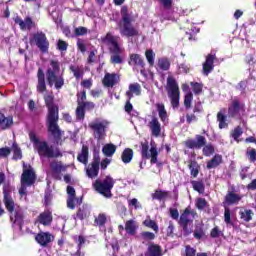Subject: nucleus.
<instances>
[{"label": "nucleus", "mask_w": 256, "mask_h": 256, "mask_svg": "<svg viewBox=\"0 0 256 256\" xmlns=\"http://www.w3.org/2000/svg\"><path fill=\"white\" fill-rule=\"evenodd\" d=\"M13 191H15L13 186L9 184L3 186V203L5 209L10 214L11 223L21 227L25 219V214H23V209H21V206L17 205L13 199V196H11Z\"/></svg>", "instance_id": "obj_1"}, {"label": "nucleus", "mask_w": 256, "mask_h": 256, "mask_svg": "<svg viewBox=\"0 0 256 256\" xmlns=\"http://www.w3.org/2000/svg\"><path fill=\"white\" fill-rule=\"evenodd\" d=\"M119 39V36H113L109 32L102 38L103 43L109 48L111 53L110 61L113 65H120L125 60V48L119 44Z\"/></svg>", "instance_id": "obj_2"}, {"label": "nucleus", "mask_w": 256, "mask_h": 256, "mask_svg": "<svg viewBox=\"0 0 256 256\" xmlns=\"http://www.w3.org/2000/svg\"><path fill=\"white\" fill-rule=\"evenodd\" d=\"M121 20L118 23L119 31L122 37H141L139 26H134L133 16L129 13L126 6L121 9Z\"/></svg>", "instance_id": "obj_3"}, {"label": "nucleus", "mask_w": 256, "mask_h": 256, "mask_svg": "<svg viewBox=\"0 0 256 256\" xmlns=\"http://www.w3.org/2000/svg\"><path fill=\"white\" fill-rule=\"evenodd\" d=\"M29 139L33 143L34 149L37 151L40 157H47L48 159H57V157H62L61 151L58 148H53L49 146L47 141H42L37 137L35 132L29 133Z\"/></svg>", "instance_id": "obj_4"}, {"label": "nucleus", "mask_w": 256, "mask_h": 256, "mask_svg": "<svg viewBox=\"0 0 256 256\" xmlns=\"http://www.w3.org/2000/svg\"><path fill=\"white\" fill-rule=\"evenodd\" d=\"M61 73V63L59 60H50L49 67L46 71V79L49 87L55 85L56 89H61L65 85V79Z\"/></svg>", "instance_id": "obj_5"}, {"label": "nucleus", "mask_w": 256, "mask_h": 256, "mask_svg": "<svg viewBox=\"0 0 256 256\" xmlns=\"http://www.w3.org/2000/svg\"><path fill=\"white\" fill-rule=\"evenodd\" d=\"M166 91L168 93V97L171 101V105L173 109H177V107H179V99L181 98V91L179 90V83H177V79H175V76L169 75L167 77Z\"/></svg>", "instance_id": "obj_6"}, {"label": "nucleus", "mask_w": 256, "mask_h": 256, "mask_svg": "<svg viewBox=\"0 0 256 256\" xmlns=\"http://www.w3.org/2000/svg\"><path fill=\"white\" fill-rule=\"evenodd\" d=\"M141 155L142 159H150L151 165H157V167H161V163H159V150L157 149V143L153 140L150 142H141Z\"/></svg>", "instance_id": "obj_7"}, {"label": "nucleus", "mask_w": 256, "mask_h": 256, "mask_svg": "<svg viewBox=\"0 0 256 256\" xmlns=\"http://www.w3.org/2000/svg\"><path fill=\"white\" fill-rule=\"evenodd\" d=\"M89 129L93 131L94 139L103 141L107 137V129H109V122L103 118H96L88 124Z\"/></svg>", "instance_id": "obj_8"}, {"label": "nucleus", "mask_w": 256, "mask_h": 256, "mask_svg": "<svg viewBox=\"0 0 256 256\" xmlns=\"http://www.w3.org/2000/svg\"><path fill=\"white\" fill-rule=\"evenodd\" d=\"M115 186V180L111 176H106L104 179H97L93 183L95 191L103 195L104 197L110 198L113 196L111 189Z\"/></svg>", "instance_id": "obj_9"}, {"label": "nucleus", "mask_w": 256, "mask_h": 256, "mask_svg": "<svg viewBox=\"0 0 256 256\" xmlns=\"http://www.w3.org/2000/svg\"><path fill=\"white\" fill-rule=\"evenodd\" d=\"M197 217V211H195L191 206L184 209L183 213L180 215L179 225L182 227L185 233H191V228L193 227V221Z\"/></svg>", "instance_id": "obj_10"}, {"label": "nucleus", "mask_w": 256, "mask_h": 256, "mask_svg": "<svg viewBox=\"0 0 256 256\" xmlns=\"http://www.w3.org/2000/svg\"><path fill=\"white\" fill-rule=\"evenodd\" d=\"M57 121H59V114L47 115V125L49 133H51L54 139H61L63 132H61Z\"/></svg>", "instance_id": "obj_11"}, {"label": "nucleus", "mask_w": 256, "mask_h": 256, "mask_svg": "<svg viewBox=\"0 0 256 256\" xmlns=\"http://www.w3.org/2000/svg\"><path fill=\"white\" fill-rule=\"evenodd\" d=\"M37 176L35 175V171L31 166L23 165V173L21 175V185H27L31 187V185L35 184Z\"/></svg>", "instance_id": "obj_12"}, {"label": "nucleus", "mask_w": 256, "mask_h": 256, "mask_svg": "<svg viewBox=\"0 0 256 256\" xmlns=\"http://www.w3.org/2000/svg\"><path fill=\"white\" fill-rule=\"evenodd\" d=\"M30 42L35 43L36 47H38L42 53L49 51V40H47V36L43 32L34 34Z\"/></svg>", "instance_id": "obj_13"}, {"label": "nucleus", "mask_w": 256, "mask_h": 256, "mask_svg": "<svg viewBox=\"0 0 256 256\" xmlns=\"http://www.w3.org/2000/svg\"><path fill=\"white\" fill-rule=\"evenodd\" d=\"M243 199V194L237 193L235 190H228L223 201V207H231V205H239Z\"/></svg>", "instance_id": "obj_14"}, {"label": "nucleus", "mask_w": 256, "mask_h": 256, "mask_svg": "<svg viewBox=\"0 0 256 256\" xmlns=\"http://www.w3.org/2000/svg\"><path fill=\"white\" fill-rule=\"evenodd\" d=\"M121 83V74L120 73H105L104 78L102 79V85L104 87H108L110 89H113L115 85H119Z\"/></svg>", "instance_id": "obj_15"}, {"label": "nucleus", "mask_w": 256, "mask_h": 256, "mask_svg": "<svg viewBox=\"0 0 256 256\" xmlns=\"http://www.w3.org/2000/svg\"><path fill=\"white\" fill-rule=\"evenodd\" d=\"M35 241L41 247H49L53 241H55V236L50 232H43L40 231L38 234L35 235Z\"/></svg>", "instance_id": "obj_16"}, {"label": "nucleus", "mask_w": 256, "mask_h": 256, "mask_svg": "<svg viewBox=\"0 0 256 256\" xmlns=\"http://www.w3.org/2000/svg\"><path fill=\"white\" fill-rule=\"evenodd\" d=\"M45 105L48 109V115H59V107L55 105V96L53 92L44 94Z\"/></svg>", "instance_id": "obj_17"}, {"label": "nucleus", "mask_w": 256, "mask_h": 256, "mask_svg": "<svg viewBox=\"0 0 256 256\" xmlns=\"http://www.w3.org/2000/svg\"><path fill=\"white\" fill-rule=\"evenodd\" d=\"M77 105H80L84 111H93L95 104L87 101V92L85 90L77 93Z\"/></svg>", "instance_id": "obj_18"}, {"label": "nucleus", "mask_w": 256, "mask_h": 256, "mask_svg": "<svg viewBox=\"0 0 256 256\" xmlns=\"http://www.w3.org/2000/svg\"><path fill=\"white\" fill-rule=\"evenodd\" d=\"M14 23H16V25H19L21 31H31V29H35V27H37L35 21H33V19L29 16H27L24 20H22L21 17L17 16L14 19Z\"/></svg>", "instance_id": "obj_19"}, {"label": "nucleus", "mask_w": 256, "mask_h": 256, "mask_svg": "<svg viewBox=\"0 0 256 256\" xmlns=\"http://www.w3.org/2000/svg\"><path fill=\"white\" fill-rule=\"evenodd\" d=\"M241 111H245V104L241 103L239 99L234 98L228 106L229 117H237Z\"/></svg>", "instance_id": "obj_20"}, {"label": "nucleus", "mask_w": 256, "mask_h": 256, "mask_svg": "<svg viewBox=\"0 0 256 256\" xmlns=\"http://www.w3.org/2000/svg\"><path fill=\"white\" fill-rule=\"evenodd\" d=\"M100 158L94 157L93 161L86 167V175L90 179H95L99 175Z\"/></svg>", "instance_id": "obj_21"}, {"label": "nucleus", "mask_w": 256, "mask_h": 256, "mask_svg": "<svg viewBox=\"0 0 256 256\" xmlns=\"http://www.w3.org/2000/svg\"><path fill=\"white\" fill-rule=\"evenodd\" d=\"M67 171V165H64L61 161H52L50 163V173L52 177H55V179L59 178V175L61 173H65Z\"/></svg>", "instance_id": "obj_22"}, {"label": "nucleus", "mask_w": 256, "mask_h": 256, "mask_svg": "<svg viewBox=\"0 0 256 256\" xmlns=\"http://www.w3.org/2000/svg\"><path fill=\"white\" fill-rule=\"evenodd\" d=\"M35 223L43 225L44 227H49V225L53 223V213L50 210H45L44 212H41L36 218Z\"/></svg>", "instance_id": "obj_23"}, {"label": "nucleus", "mask_w": 256, "mask_h": 256, "mask_svg": "<svg viewBox=\"0 0 256 256\" xmlns=\"http://www.w3.org/2000/svg\"><path fill=\"white\" fill-rule=\"evenodd\" d=\"M207 144V139L205 136L197 135L195 140H187L185 142L186 147L188 149H201L202 147H205Z\"/></svg>", "instance_id": "obj_24"}, {"label": "nucleus", "mask_w": 256, "mask_h": 256, "mask_svg": "<svg viewBox=\"0 0 256 256\" xmlns=\"http://www.w3.org/2000/svg\"><path fill=\"white\" fill-rule=\"evenodd\" d=\"M147 127L150 129L152 137H161V122L157 117L152 116Z\"/></svg>", "instance_id": "obj_25"}, {"label": "nucleus", "mask_w": 256, "mask_h": 256, "mask_svg": "<svg viewBox=\"0 0 256 256\" xmlns=\"http://www.w3.org/2000/svg\"><path fill=\"white\" fill-rule=\"evenodd\" d=\"M217 59V56H215V54H213V52H211L210 54H208L206 56V60L203 63V73L204 75H209V73H211V71H213L214 69V65L213 63L215 62V60Z\"/></svg>", "instance_id": "obj_26"}, {"label": "nucleus", "mask_w": 256, "mask_h": 256, "mask_svg": "<svg viewBox=\"0 0 256 256\" xmlns=\"http://www.w3.org/2000/svg\"><path fill=\"white\" fill-rule=\"evenodd\" d=\"M37 78H38V84H37L38 93H45L47 91V84H45V72H43L42 68L38 69Z\"/></svg>", "instance_id": "obj_27"}, {"label": "nucleus", "mask_w": 256, "mask_h": 256, "mask_svg": "<svg viewBox=\"0 0 256 256\" xmlns=\"http://www.w3.org/2000/svg\"><path fill=\"white\" fill-rule=\"evenodd\" d=\"M129 65H133L134 67H139L142 72L145 69V61L141 58L139 54H130Z\"/></svg>", "instance_id": "obj_28"}, {"label": "nucleus", "mask_w": 256, "mask_h": 256, "mask_svg": "<svg viewBox=\"0 0 256 256\" xmlns=\"http://www.w3.org/2000/svg\"><path fill=\"white\" fill-rule=\"evenodd\" d=\"M133 95H141V84L137 82L129 84L128 91H126V97L131 101L133 99Z\"/></svg>", "instance_id": "obj_29"}, {"label": "nucleus", "mask_w": 256, "mask_h": 256, "mask_svg": "<svg viewBox=\"0 0 256 256\" xmlns=\"http://www.w3.org/2000/svg\"><path fill=\"white\" fill-rule=\"evenodd\" d=\"M124 229L128 235H136L137 230L139 229V223H137V221H135L133 219L127 220L125 222Z\"/></svg>", "instance_id": "obj_30"}, {"label": "nucleus", "mask_w": 256, "mask_h": 256, "mask_svg": "<svg viewBox=\"0 0 256 256\" xmlns=\"http://www.w3.org/2000/svg\"><path fill=\"white\" fill-rule=\"evenodd\" d=\"M163 255V249L161 248V246L151 243L148 248L147 251L145 253V256H162Z\"/></svg>", "instance_id": "obj_31"}, {"label": "nucleus", "mask_w": 256, "mask_h": 256, "mask_svg": "<svg viewBox=\"0 0 256 256\" xmlns=\"http://www.w3.org/2000/svg\"><path fill=\"white\" fill-rule=\"evenodd\" d=\"M77 160L83 165L89 163V146L83 145L81 151L78 153Z\"/></svg>", "instance_id": "obj_32"}, {"label": "nucleus", "mask_w": 256, "mask_h": 256, "mask_svg": "<svg viewBox=\"0 0 256 256\" xmlns=\"http://www.w3.org/2000/svg\"><path fill=\"white\" fill-rule=\"evenodd\" d=\"M223 163V156L220 154H215L213 158H211L207 163V169H216Z\"/></svg>", "instance_id": "obj_33"}, {"label": "nucleus", "mask_w": 256, "mask_h": 256, "mask_svg": "<svg viewBox=\"0 0 256 256\" xmlns=\"http://www.w3.org/2000/svg\"><path fill=\"white\" fill-rule=\"evenodd\" d=\"M13 125V116H6L0 112V128L9 129Z\"/></svg>", "instance_id": "obj_34"}, {"label": "nucleus", "mask_w": 256, "mask_h": 256, "mask_svg": "<svg viewBox=\"0 0 256 256\" xmlns=\"http://www.w3.org/2000/svg\"><path fill=\"white\" fill-rule=\"evenodd\" d=\"M170 195L169 191L157 189L152 193L151 197L156 201H165V199H169Z\"/></svg>", "instance_id": "obj_35"}, {"label": "nucleus", "mask_w": 256, "mask_h": 256, "mask_svg": "<svg viewBox=\"0 0 256 256\" xmlns=\"http://www.w3.org/2000/svg\"><path fill=\"white\" fill-rule=\"evenodd\" d=\"M156 109L158 111V115L160 117V120L162 123H167L169 121V116L167 115V110H165V104L164 103H157Z\"/></svg>", "instance_id": "obj_36"}, {"label": "nucleus", "mask_w": 256, "mask_h": 256, "mask_svg": "<svg viewBox=\"0 0 256 256\" xmlns=\"http://www.w3.org/2000/svg\"><path fill=\"white\" fill-rule=\"evenodd\" d=\"M70 71L73 73L75 79H83V75H85V68L79 65H71Z\"/></svg>", "instance_id": "obj_37"}, {"label": "nucleus", "mask_w": 256, "mask_h": 256, "mask_svg": "<svg viewBox=\"0 0 256 256\" xmlns=\"http://www.w3.org/2000/svg\"><path fill=\"white\" fill-rule=\"evenodd\" d=\"M157 68L160 69V71H169L171 68V61L167 57L159 58Z\"/></svg>", "instance_id": "obj_38"}, {"label": "nucleus", "mask_w": 256, "mask_h": 256, "mask_svg": "<svg viewBox=\"0 0 256 256\" xmlns=\"http://www.w3.org/2000/svg\"><path fill=\"white\" fill-rule=\"evenodd\" d=\"M115 151H117V146L114 144H106L102 148V153L105 157H113V155H115Z\"/></svg>", "instance_id": "obj_39"}, {"label": "nucleus", "mask_w": 256, "mask_h": 256, "mask_svg": "<svg viewBox=\"0 0 256 256\" xmlns=\"http://www.w3.org/2000/svg\"><path fill=\"white\" fill-rule=\"evenodd\" d=\"M89 215H91V211L89 210V208L87 206H82L79 208L76 217L83 221V219H87Z\"/></svg>", "instance_id": "obj_40"}, {"label": "nucleus", "mask_w": 256, "mask_h": 256, "mask_svg": "<svg viewBox=\"0 0 256 256\" xmlns=\"http://www.w3.org/2000/svg\"><path fill=\"white\" fill-rule=\"evenodd\" d=\"M121 159L123 161V163H131V161L133 160V149L130 148H126L121 155Z\"/></svg>", "instance_id": "obj_41"}, {"label": "nucleus", "mask_w": 256, "mask_h": 256, "mask_svg": "<svg viewBox=\"0 0 256 256\" xmlns=\"http://www.w3.org/2000/svg\"><path fill=\"white\" fill-rule=\"evenodd\" d=\"M227 117L223 114V111L217 113V121L219 122V129H227L229 124L226 121Z\"/></svg>", "instance_id": "obj_42"}, {"label": "nucleus", "mask_w": 256, "mask_h": 256, "mask_svg": "<svg viewBox=\"0 0 256 256\" xmlns=\"http://www.w3.org/2000/svg\"><path fill=\"white\" fill-rule=\"evenodd\" d=\"M143 225H145V227H148L149 229H152L153 231H155V233H159V226L157 225V222H155V220H151V217L148 216L143 222Z\"/></svg>", "instance_id": "obj_43"}, {"label": "nucleus", "mask_w": 256, "mask_h": 256, "mask_svg": "<svg viewBox=\"0 0 256 256\" xmlns=\"http://www.w3.org/2000/svg\"><path fill=\"white\" fill-rule=\"evenodd\" d=\"M253 215V210L245 209L240 211V218L246 223H249L253 219Z\"/></svg>", "instance_id": "obj_44"}, {"label": "nucleus", "mask_w": 256, "mask_h": 256, "mask_svg": "<svg viewBox=\"0 0 256 256\" xmlns=\"http://www.w3.org/2000/svg\"><path fill=\"white\" fill-rule=\"evenodd\" d=\"M242 135H243V128H241V126L235 127L230 133V137H233L236 143H239L240 141L239 137H241Z\"/></svg>", "instance_id": "obj_45"}, {"label": "nucleus", "mask_w": 256, "mask_h": 256, "mask_svg": "<svg viewBox=\"0 0 256 256\" xmlns=\"http://www.w3.org/2000/svg\"><path fill=\"white\" fill-rule=\"evenodd\" d=\"M145 57L150 67L155 65V52L153 50L148 49L145 51Z\"/></svg>", "instance_id": "obj_46"}, {"label": "nucleus", "mask_w": 256, "mask_h": 256, "mask_svg": "<svg viewBox=\"0 0 256 256\" xmlns=\"http://www.w3.org/2000/svg\"><path fill=\"white\" fill-rule=\"evenodd\" d=\"M190 85L194 95H201L203 93V83L191 82Z\"/></svg>", "instance_id": "obj_47"}, {"label": "nucleus", "mask_w": 256, "mask_h": 256, "mask_svg": "<svg viewBox=\"0 0 256 256\" xmlns=\"http://www.w3.org/2000/svg\"><path fill=\"white\" fill-rule=\"evenodd\" d=\"M11 151H13V159H15L16 161L19 159H22L23 154L21 153V148H19V146L17 145V143H13L12 144V148Z\"/></svg>", "instance_id": "obj_48"}, {"label": "nucleus", "mask_w": 256, "mask_h": 256, "mask_svg": "<svg viewBox=\"0 0 256 256\" xmlns=\"http://www.w3.org/2000/svg\"><path fill=\"white\" fill-rule=\"evenodd\" d=\"M202 153L205 157H211L215 153V146L213 144L204 145Z\"/></svg>", "instance_id": "obj_49"}, {"label": "nucleus", "mask_w": 256, "mask_h": 256, "mask_svg": "<svg viewBox=\"0 0 256 256\" xmlns=\"http://www.w3.org/2000/svg\"><path fill=\"white\" fill-rule=\"evenodd\" d=\"M246 157L250 161V163L256 162V149L252 147H248L246 150Z\"/></svg>", "instance_id": "obj_50"}, {"label": "nucleus", "mask_w": 256, "mask_h": 256, "mask_svg": "<svg viewBox=\"0 0 256 256\" xmlns=\"http://www.w3.org/2000/svg\"><path fill=\"white\" fill-rule=\"evenodd\" d=\"M191 185L194 189V191H197L198 193H205V184L201 181H192Z\"/></svg>", "instance_id": "obj_51"}, {"label": "nucleus", "mask_w": 256, "mask_h": 256, "mask_svg": "<svg viewBox=\"0 0 256 256\" xmlns=\"http://www.w3.org/2000/svg\"><path fill=\"white\" fill-rule=\"evenodd\" d=\"M94 223L98 225L99 227H103L107 223V214L100 213L96 218Z\"/></svg>", "instance_id": "obj_52"}, {"label": "nucleus", "mask_w": 256, "mask_h": 256, "mask_svg": "<svg viewBox=\"0 0 256 256\" xmlns=\"http://www.w3.org/2000/svg\"><path fill=\"white\" fill-rule=\"evenodd\" d=\"M189 169L192 177H197V175H199V163H197V161H191L189 164Z\"/></svg>", "instance_id": "obj_53"}, {"label": "nucleus", "mask_w": 256, "mask_h": 256, "mask_svg": "<svg viewBox=\"0 0 256 256\" xmlns=\"http://www.w3.org/2000/svg\"><path fill=\"white\" fill-rule=\"evenodd\" d=\"M195 207L202 211V209H205V207H209V203L205 198H196Z\"/></svg>", "instance_id": "obj_54"}, {"label": "nucleus", "mask_w": 256, "mask_h": 256, "mask_svg": "<svg viewBox=\"0 0 256 256\" xmlns=\"http://www.w3.org/2000/svg\"><path fill=\"white\" fill-rule=\"evenodd\" d=\"M191 103H193V93L187 92L184 96V107L186 109H191Z\"/></svg>", "instance_id": "obj_55"}, {"label": "nucleus", "mask_w": 256, "mask_h": 256, "mask_svg": "<svg viewBox=\"0 0 256 256\" xmlns=\"http://www.w3.org/2000/svg\"><path fill=\"white\" fill-rule=\"evenodd\" d=\"M76 119H78L79 121L85 119V110L81 107L80 104H78L76 108Z\"/></svg>", "instance_id": "obj_56"}, {"label": "nucleus", "mask_w": 256, "mask_h": 256, "mask_svg": "<svg viewBox=\"0 0 256 256\" xmlns=\"http://www.w3.org/2000/svg\"><path fill=\"white\" fill-rule=\"evenodd\" d=\"M11 155V148L2 147L0 148V159H7Z\"/></svg>", "instance_id": "obj_57"}, {"label": "nucleus", "mask_w": 256, "mask_h": 256, "mask_svg": "<svg viewBox=\"0 0 256 256\" xmlns=\"http://www.w3.org/2000/svg\"><path fill=\"white\" fill-rule=\"evenodd\" d=\"M224 221L227 225L231 224V210L229 206H224Z\"/></svg>", "instance_id": "obj_58"}, {"label": "nucleus", "mask_w": 256, "mask_h": 256, "mask_svg": "<svg viewBox=\"0 0 256 256\" xmlns=\"http://www.w3.org/2000/svg\"><path fill=\"white\" fill-rule=\"evenodd\" d=\"M27 185L26 184H21V187L18 190V193L20 195V199H24L27 201Z\"/></svg>", "instance_id": "obj_59"}, {"label": "nucleus", "mask_w": 256, "mask_h": 256, "mask_svg": "<svg viewBox=\"0 0 256 256\" xmlns=\"http://www.w3.org/2000/svg\"><path fill=\"white\" fill-rule=\"evenodd\" d=\"M74 33H75L76 37H81L83 35H87V28L80 26V27L74 29Z\"/></svg>", "instance_id": "obj_60"}, {"label": "nucleus", "mask_w": 256, "mask_h": 256, "mask_svg": "<svg viewBox=\"0 0 256 256\" xmlns=\"http://www.w3.org/2000/svg\"><path fill=\"white\" fill-rule=\"evenodd\" d=\"M69 44L66 41L58 40L57 42V50L58 51H67Z\"/></svg>", "instance_id": "obj_61"}, {"label": "nucleus", "mask_w": 256, "mask_h": 256, "mask_svg": "<svg viewBox=\"0 0 256 256\" xmlns=\"http://www.w3.org/2000/svg\"><path fill=\"white\" fill-rule=\"evenodd\" d=\"M141 237L145 241H153V239H155V234L152 232H142Z\"/></svg>", "instance_id": "obj_62"}, {"label": "nucleus", "mask_w": 256, "mask_h": 256, "mask_svg": "<svg viewBox=\"0 0 256 256\" xmlns=\"http://www.w3.org/2000/svg\"><path fill=\"white\" fill-rule=\"evenodd\" d=\"M97 60V50H92L90 51L88 58H87V62L88 63H95V61Z\"/></svg>", "instance_id": "obj_63"}, {"label": "nucleus", "mask_w": 256, "mask_h": 256, "mask_svg": "<svg viewBox=\"0 0 256 256\" xmlns=\"http://www.w3.org/2000/svg\"><path fill=\"white\" fill-rule=\"evenodd\" d=\"M129 207H134V209H141V204L139 203V200L137 198H133L128 200Z\"/></svg>", "instance_id": "obj_64"}]
</instances>
